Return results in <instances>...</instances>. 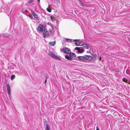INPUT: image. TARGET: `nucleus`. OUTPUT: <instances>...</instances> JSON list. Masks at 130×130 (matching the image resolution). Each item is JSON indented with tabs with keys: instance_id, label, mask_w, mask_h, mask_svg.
<instances>
[{
	"instance_id": "nucleus-1",
	"label": "nucleus",
	"mask_w": 130,
	"mask_h": 130,
	"mask_svg": "<svg viewBox=\"0 0 130 130\" xmlns=\"http://www.w3.org/2000/svg\"><path fill=\"white\" fill-rule=\"evenodd\" d=\"M48 55L52 58L57 59L60 60L61 58L59 57L56 55L52 52L50 51L48 53Z\"/></svg>"
},
{
	"instance_id": "nucleus-2",
	"label": "nucleus",
	"mask_w": 130,
	"mask_h": 130,
	"mask_svg": "<svg viewBox=\"0 0 130 130\" xmlns=\"http://www.w3.org/2000/svg\"><path fill=\"white\" fill-rule=\"evenodd\" d=\"M42 32H43V34L44 37L46 38L49 37V32L46 28H44Z\"/></svg>"
},
{
	"instance_id": "nucleus-3",
	"label": "nucleus",
	"mask_w": 130,
	"mask_h": 130,
	"mask_svg": "<svg viewBox=\"0 0 130 130\" xmlns=\"http://www.w3.org/2000/svg\"><path fill=\"white\" fill-rule=\"evenodd\" d=\"M6 87L7 89L8 93V94L10 98V96H11L10 94V89L9 84L8 83H7L6 84Z\"/></svg>"
},
{
	"instance_id": "nucleus-4",
	"label": "nucleus",
	"mask_w": 130,
	"mask_h": 130,
	"mask_svg": "<svg viewBox=\"0 0 130 130\" xmlns=\"http://www.w3.org/2000/svg\"><path fill=\"white\" fill-rule=\"evenodd\" d=\"M62 51L64 53L66 54H69L71 52L70 50L67 47L63 48L62 49Z\"/></svg>"
},
{
	"instance_id": "nucleus-5",
	"label": "nucleus",
	"mask_w": 130,
	"mask_h": 130,
	"mask_svg": "<svg viewBox=\"0 0 130 130\" xmlns=\"http://www.w3.org/2000/svg\"><path fill=\"white\" fill-rule=\"evenodd\" d=\"M0 37H2V38L4 40L9 39V35L7 34H2Z\"/></svg>"
},
{
	"instance_id": "nucleus-6",
	"label": "nucleus",
	"mask_w": 130,
	"mask_h": 130,
	"mask_svg": "<svg viewBox=\"0 0 130 130\" xmlns=\"http://www.w3.org/2000/svg\"><path fill=\"white\" fill-rule=\"evenodd\" d=\"M43 25H40L38 27V30L40 32H41L43 31Z\"/></svg>"
},
{
	"instance_id": "nucleus-7",
	"label": "nucleus",
	"mask_w": 130,
	"mask_h": 130,
	"mask_svg": "<svg viewBox=\"0 0 130 130\" xmlns=\"http://www.w3.org/2000/svg\"><path fill=\"white\" fill-rule=\"evenodd\" d=\"M92 59V58L91 56L87 55L84 56V61H85L86 60H91Z\"/></svg>"
},
{
	"instance_id": "nucleus-8",
	"label": "nucleus",
	"mask_w": 130,
	"mask_h": 130,
	"mask_svg": "<svg viewBox=\"0 0 130 130\" xmlns=\"http://www.w3.org/2000/svg\"><path fill=\"white\" fill-rule=\"evenodd\" d=\"M75 50H77L78 52L80 53H83L84 52V49L83 48H82L80 49L79 47H76L75 48Z\"/></svg>"
},
{
	"instance_id": "nucleus-9",
	"label": "nucleus",
	"mask_w": 130,
	"mask_h": 130,
	"mask_svg": "<svg viewBox=\"0 0 130 130\" xmlns=\"http://www.w3.org/2000/svg\"><path fill=\"white\" fill-rule=\"evenodd\" d=\"M31 14L33 15L35 18L37 20L38 19V16L37 14H36L34 11H31Z\"/></svg>"
},
{
	"instance_id": "nucleus-10",
	"label": "nucleus",
	"mask_w": 130,
	"mask_h": 130,
	"mask_svg": "<svg viewBox=\"0 0 130 130\" xmlns=\"http://www.w3.org/2000/svg\"><path fill=\"white\" fill-rule=\"evenodd\" d=\"M69 54V56H70L71 57H75L76 55L74 53L70 52Z\"/></svg>"
},
{
	"instance_id": "nucleus-11",
	"label": "nucleus",
	"mask_w": 130,
	"mask_h": 130,
	"mask_svg": "<svg viewBox=\"0 0 130 130\" xmlns=\"http://www.w3.org/2000/svg\"><path fill=\"white\" fill-rule=\"evenodd\" d=\"M55 41L50 42L49 43V44L51 46H54L55 44Z\"/></svg>"
},
{
	"instance_id": "nucleus-12",
	"label": "nucleus",
	"mask_w": 130,
	"mask_h": 130,
	"mask_svg": "<svg viewBox=\"0 0 130 130\" xmlns=\"http://www.w3.org/2000/svg\"><path fill=\"white\" fill-rule=\"evenodd\" d=\"M65 58L66 59L69 60H71L72 59V58L70 56H69L68 55H66L65 56Z\"/></svg>"
},
{
	"instance_id": "nucleus-13",
	"label": "nucleus",
	"mask_w": 130,
	"mask_h": 130,
	"mask_svg": "<svg viewBox=\"0 0 130 130\" xmlns=\"http://www.w3.org/2000/svg\"><path fill=\"white\" fill-rule=\"evenodd\" d=\"M122 80L124 82H126L127 83H128L129 81L126 78L124 77L122 79Z\"/></svg>"
},
{
	"instance_id": "nucleus-14",
	"label": "nucleus",
	"mask_w": 130,
	"mask_h": 130,
	"mask_svg": "<svg viewBox=\"0 0 130 130\" xmlns=\"http://www.w3.org/2000/svg\"><path fill=\"white\" fill-rule=\"evenodd\" d=\"M78 58L79 59L84 61V56H79L78 57Z\"/></svg>"
},
{
	"instance_id": "nucleus-15",
	"label": "nucleus",
	"mask_w": 130,
	"mask_h": 130,
	"mask_svg": "<svg viewBox=\"0 0 130 130\" xmlns=\"http://www.w3.org/2000/svg\"><path fill=\"white\" fill-rule=\"evenodd\" d=\"M45 125L46 127L45 130H50V128L49 125L47 124H46Z\"/></svg>"
},
{
	"instance_id": "nucleus-16",
	"label": "nucleus",
	"mask_w": 130,
	"mask_h": 130,
	"mask_svg": "<svg viewBox=\"0 0 130 130\" xmlns=\"http://www.w3.org/2000/svg\"><path fill=\"white\" fill-rule=\"evenodd\" d=\"M83 45L84 46L83 47L84 48H85L86 49H88V48L89 47L87 44H84Z\"/></svg>"
},
{
	"instance_id": "nucleus-17",
	"label": "nucleus",
	"mask_w": 130,
	"mask_h": 130,
	"mask_svg": "<svg viewBox=\"0 0 130 130\" xmlns=\"http://www.w3.org/2000/svg\"><path fill=\"white\" fill-rule=\"evenodd\" d=\"M15 76L14 75H12L11 77V80H12L14 78H15Z\"/></svg>"
},
{
	"instance_id": "nucleus-18",
	"label": "nucleus",
	"mask_w": 130,
	"mask_h": 130,
	"mask_svg": "<svg viewBox=\"0 0 130 130\" xmlns=\"http://www.w3.org/2000/svg\"><path fill=\"white\" fill-rule=\"evenodd\" d=\"M78 42V45H79V46H82L83 45H84L83 43H82L80 42Z\"/></svg>"
},
{
	"instance_id": "nucleus-19",
	"label": "nucleus",
	"mask_w": 130,
	"mask_h": 130,
	"mask_svg": "<svg viewBox=\"0 0 130 130\" xmlns=\"http://www.w3.org/2000/svg\"><path fill=\"white\" fill-rule=\"evenodd\" d=\"M48 8H49V6H48ZM47 10V11L49 12H51V9H50L49 8H47L46 9Z\"/></svg>"
},
{
	"instance_id": "nucleus-20",
	"label": "nucleus",
	"mask_w": 130,
	"mask_h": 130,
	"mask_svg": "<svg viewBox=\"0 0 130 130\" xmlns=\"http://www.w3.org/2000/svg\"><path fill=\"white\" fill-rule=\"evenodd\" d=\"M80 5L81 6H82L83 7H84L85 6L83 4L82 1L80 2Z\"/></svg>"
},
{
	"instance_id": "nucleus-21",
	"label": "nucleus",
	"mask_w": 130,
	"mask_h": 130,
	"mask_svg": "<svg viewBox=\"0 0 130 130\" xmlns=\"http://www.w3.org/2000/svg\"><path fill=\"white\" fill-rule=\"evenodd\" d=\"M34 2V0H29L28 3H29L30 4Z\"/></svg>"
},
{
	"instance_id": "nucleus-22",
	"label": "nucleus",
	"mask_w": 130,
	"mask_h": 130,
	"mask_svg": "<svg viewBox=\"0 0 130 130\" xmlns=\"http://www.w3.org/2000/svg\"><path fill=\"white\" fill-rule=\"evenodd\" d=\"M65 40L66 41H70V42H72V41L71 40L68 39H66Z\"/></svg>"
},
{
	"instance_id": "nucleus-23",
	"label": "nucleus",
	"mask_w": 130,
	"mask_h": 130,
	"mask_svg": "<svg viewBox=\"0 0 130 130\" xmlns=\"http://www.w3.org/2000/svg\"><path fill=\"white\" fill-rule=\"evenodd\" d=\"M92 56L94 58H96L97 57V55L96 54H94Z\"/></svg>"
},
{
	"instance_id": "nucleus-24",
	"label": "nucleus",
	"mask_w": 130,
	"mask_h": 130,
	"mask_svg": "<svg viewBox=\"0 0 130 130\" xmlns=\"http://www.w3.org/2000/svg\"><path fill=\"white\" fill-rule=\"evenodd\" d=\"M75 44L76 46H79V45H78V43L77 42H75Z\"/></svg>"
},
{
	"instance_id": "nucleus-25",
	"label": "nucleus",
	"mask_w": 130,
	"mask_h": 130,
	"mask_svg": "<svg viewBox=\"0 0 130 130\" xmlns=\"http://www.w3.org/2000/svg\"><path fill=\"white\" fill-rule=\"evenodd\" d=\"M79 39H74V41H79Z\"/></svg>"
},
{
	"instance_id": "nucleus-26",
	"label": "nucleus",
	"mask_w": 130,
	"mask_h": 130,
	"mask_svg": "<svg viewBox=\"0 0 130 130\" xmlns=\"http://www.w3.org/2000/svg\"><path fill=\"white\" fill-rule=\"evenodd\" d=\"M28 16L31 19L32 18V16H31L29 15Z\"/></svg>"
},
{
	"instance_id": "nucleus-27",
	"label": "nucleus",
	"mask_w": 130,
	"mask_h": 130,
	"mask_svg": "<svg viewBox=\"0 0 130 130\" xmlns=\"http://www.w3.org/2000/svg\"><path fill=\"white\" fill-rule=\"evenodd\" d=\"M99 60L100 61H101V57H99Z\"/></svg>"
},
{
	"instance_id": "nucleus-28",
	"label": "nucleus",
	"mask_w": 130,
	"mask_h": 130,
	"mask_svg": "<svg viewBox=\"0 0 130 130\" xmlns=\"http://www.w3.org/2000/svg\"><path fill=\"white\" fill-rule=\"evenodd\" d=\"M46 81H47V79H46H46L45 80V82H44V83L45 84L46 83Z\"/></svg>"
},
{
	"instance_id": "nucleus-29",
	"label": "nucleus",
	"mask_w": 130,
	"mask_h": 130,
	"mask_svg": "<svg viewBox=\"0 0 130 130\" xmlns=\"http://www.w3.org/2000/svg\"><path fill=\"white\" fill-rule=\"evenodd\" d=\"M96 130H100L99 128H97Z\"/></svg>"
},
{
	"instance_id": "nucleus-30",
	"label": "nucleus",
	"mask_w": 130,
	"mask_h": 130,
	"mask_svg": "<svg viewBox=\"0 0 130 130\" xmlns=\"http://www.w3.org/2000/svg\"><path fill=\"white\" fill-rule=\"evenodd\" d=\"M51 19L53 20L52 18V16H51Z\"/></svg>"
},
{
	"instance_id": "nucleus-31",
	"label": "nucleus",
	"mask_w": 130,
	"mask_h": 130,
	"mask_svg": "<svg viewBox=\"0 0 130 130\" xmlns=\"http://www.w3.org/2000/svg\"><path fill=\"white\" fill-rule=\"evenodd\" d=\"M79 2H80L82 1L81 0H78Z\"/></svg>"
},
{
	"instance_id": "nucleus-32",
	"label": "nucleus",
	"mask_w": 130,
	"mask_h": 130,
	"mask_svg": "<svg viewBox=\"0 0 130 130\" xmlns=\"http://www.w3.org/2000/svg\"><path fill=\"white\" fill-rule=\"evenodd\" d=\"M39 2H40V0H38Z\"/></svg>"
}]
</instances>
